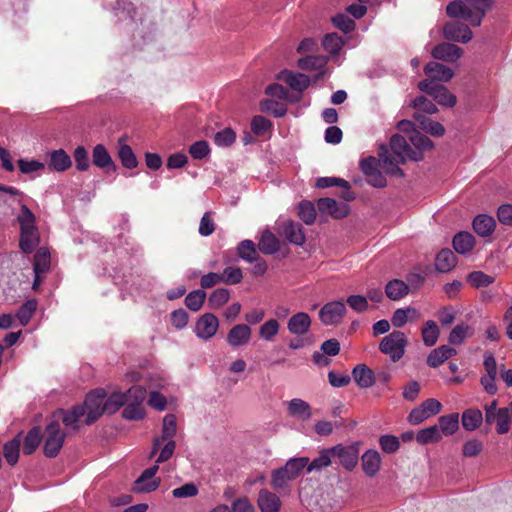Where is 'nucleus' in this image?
I'll use <instances>...</instances> for the list:
<instances>
[{
	"label": "nucleus",
	"mask_w": 512,
	"mask_h": 512,
	"mask_svg": "<svg viewBox=\"0 0 512 512\" xmlns=\"http://www.w3.org/2000/svg\"><path fill=\"white\" fill-rule=\"evenodd\" d=\"M391 152L389 153L386 146H381L378 156L382 160V169L391 176L403 177L404 172L399 167L407 160L420 161L423 159L421 152H416L406 139L400 135L395 134L390 139Z\"/></svg>",
	"instance_id": "obj_1"
},
{
	"label": "nucleus",
	"mask_w": 512,
	"mask_h": 512,
	"mask_svg": "<svg viewBox=\"0 0 512 512\" xmlns=\"http://www.w3.org/2000/svg\"><path fill=\"white\" fill-rule=\"evenodd\" d=\"M492 5L493 0H458L447 5L446 13L449 17L467 20L472 26H480Z\"/></svg>",
	"instance_id": "obj_2"
},
{
	"label": "nucleus",
	"mask_w": 512,
	"mask_h": 512,
	"mask_svg": "<svg viewBox=\"0 0 512 512\" xmlns=\"http://www.w3.org/2000/svg\"><path fill=\"white\" fill-rule=\"evenodd\" d=\"M16 220L20 228L19 247L23 253L30 254L40 242L36 216L27 205L21 204Z\"/></svg>",
	"instance_id": "obj_3"
},
{
	"label": "nucleus",
	"mask_w": 512,
	"mask_h": 512,
	"mask_svg": "<svg viewBox=\"0 0 512 512\" xmlns=\"http://www.w3.org/2000/svg\"><path fill=\"white\" fill-rule=\"evenodd\" d=\"M147 397V390L143 386L134 385L129 389V400L125 403L122 417L127 420L138 421L144 418L145 410L142 406Z\"/></svg>",
	"instance_id": "obj_4"
},
{
	"label": "nucleus",
	"mask_w": 512,
	"mask_h": 512,
	"mask_svg": "<svg viewBox=\"0 0 512 512\" xmlns=\"http://www.w3.org/2000/svg\"><path fill=\"white\" fill-rule=\"evenodd\" d=\"M66 438L57 420L51 421L45 429V442L43 453L48 458L56 457L63 447Z\"/></svg>",
	"instance_id": "obj_5"
},
{
	"label": "nucleus",
	"mask_w": 512,
	"mask_h": 512,
	"mask_svg": "<svg viewBox=\"0 0 512 512\" xmlns=\"http://www.w3.org/2000/svg\"><path fill=\"white\" fill-rule=\"evenodd\" d=\"M406 345L407 338L405 334L395 330L382 338L379 344V350L383 354L389 355L393 362H397L403 357Z\"/></svg>",
	"instance_id": "obj_6"
},
{
	"label": "nucleus",
	"mask_w": 512,
	"mask_h": 512,
	"mask_svg": "<svg viewBox=\"0 0 512 512\" xmlns=\"http://www.w3.org/2000/svg\"><path fill=\"white\" fill-rule=\"evenodd\" d=\"M106 392L103 389H96L87 394L83 404L80 406L85 407L86 418L84 423L91 425L96 422L104 413V399Z\"/></svg>",
	"instance_id": "obj_7"
},
{
	"label": "nucleus",
	"mask_w": 512,
	"mask_h": 512,
	"mask_svg": "<svg viewBox=\"0 0 512 512\" xmlns=\"http://www.w3.org/2000/svg\"><path fill=\"white\" fill-rule=\"evenodd\" d=\"M360 445V442H354L350 445H335L331 447L333 458H338L340 464L346 470L352 471L358 464Z\"/></svg>",
	"instance_id": "obj_8"
},
{
	"label": "nucleus",
	"mask_w": 512,
	"mask_h": 512,
	"mask_svg": "<svg viewBox=\"0 0 512 512\" xmlns=\"http://www.w3.org/2000/svg\"><path fill=\"white\" fill-rule=\"evenodd\" d=\"M158 470L159 466L157 464L145 469L134 482L132 491L135 493L155 491L161 483L160 478H154Z\"/></svg>",
	"instance_id": "obj_9"
},
{
	"label": "nucleus",
	"mask_w": 512,
	"mask_h": 512,
	"mask_svg": "<svg viewBox=\"0 0 512 512\" xmlns=\"http://www.w3.org/2000/svg\"><path fill=\"white\" fill-rule=\"evenodd\" d=\"M346 313L343 301L326 303L319 311V318L324 325H336L340 323Z\"/></svg>",
	"instance_id": "obj_10"
},
{
	"label": "nucleus",
	"mask_w": 512,
	"mask_h": 512,
	"mask_svg": "<svg viewBox=\"0 0 512 512\" xmlns=\"http://www.w3.org/2000/svg\"><path fill=\"white\" fill-rule=\"evenodd\" d=\"M443 36L450 41L467 43L472 38V31L464 23L449 22L443 28Z\"/></svg>",
	"instance_id": "obj_11"
},
{
	"label": "nucleus",
	"mask_w": 512,
	"mask_h": 512,
	"mask_svg": "<svg viewBox=\"0 0 512 512\" xmlns=\"http://www.w3.org/2000/svg\"><path fill=\"white\" fill-rule=\"evenodd\" d=\"M219 328L218 318L212 313L203 314L196 322L195 333L201 339H210Z\"/></svg>",
	"instance_id": "obj_12"
},
{
	"label": "nucleus",
	"mask_w": 512,
	"mask_h": 512,
	"mask_svg": "<svg viewBox=\"0 0 512 512\" xmlns=\"http://www.w3.org/2000/svg\"><path fill=\"white\" fill-rule=\"evenodd\" d=\"M83 416H85V407L80 406V404L68 410L58 409L53 414L54 420L59 422L61 419L65 426L72 427L74 430L79 428L78 421Z\"/></svg>",
	"instance_id": "obj_13"
},
{
	"label": "nucleus",
	"mask_w": 512,
	"mask_h": 512,
	"mask_svg": "<svg viewBox=\"0 0 512 512\" xmlns=\"http://www.w3.org/2000/svg\"><path fill=\"white\" fill-rule=\"evenodd\" d=\"M462 48L459 46L443 42L435 46L431 52L433 58L445 62H456L462 55Z\"/></svg>",
	"instance_id": "obj_14"
},
{
	"label": "nucleus",
	"mask_w": 512,
	"mask_h": 512,
	"mask_svg": "<svg viewBox=\"0 0 512 512\" xmlns=\"http://www.w3.org/2000/svg\"><path fill=\"white\" fill-rule=\"evenodd\" d=\"M92 163L104 170L105 172L117 170V166L115 165L112 157L110 156L107 148L103 144H97L92 151Z\"/></svg>",
	"instance_id": "obj_15"
},
{
	"label": "nucleus",
	"mask_w": 512,
	"mask_h": 512,
	"mask_svg": "<svg viewBox=\"0 0 512 512\" xmlns=\"http://www.w3.org/2000/svg\"><path fill=\"white\" fill-rule=\"evenodd\" d=\"M317 207L320 212L328 213L336 219L343 218L349 213V207L346 203H338L332 198L319 199Z\"/></svg>",
	"instance_id": "obj_16"
},
{
	"label": "nucleus",
	"mask_w": 512,
	"mask_h": 512,
	"mask_svg": "<svg viewBox=\"0 0 512 512\" xmlns=\"http://www.w3.org/2000/svg\"><path fill=\"white\" fill-rule=\"evenodd\" d=\"M48 157V168L50 171L64 172L72 166L71 157L62 148L50 151Z\"/></svg>",
	"instance_id": "obj_17"
},
{
	"label": "nucleus",
	"mask_w": 512,
	"mask_h": 512,
	"mask_svg": "<svg viewBox=\"0 0 512 512\" xmlns=\"http://www.w3.org/2000/svg\"><path fill=\"white\" fill-rule=\"evenodd\" d=\"M282 233L285 238L292 244L302 246L305 241V233L300 223L288 220L282 224Z\"/></svg>",
	"instance_id": "obj_18"
},
{
	"label": "nucleus",
	"mask_w": 512,
	"mask_h": 512,
	"mask_svg": "<svg viewBox=\"0 0 512 512\" xmlns=\"http://www.w3.org/2000/svg\"><path fill=\"white\" fill-rule=\"evenodd\" d=\"M279 78L289 85L292 90L297 91L300 94L306 90L310 84V79L307 75L302 73H293L288 70L282 71Z\"/></svg>",
	"instance_id": "obj_19"
},
{
	"label": "nucleus",
	"mask_w": 512,
	"mask_h": 512,
	"mask_svg": "<svg viewBox=\"0 0 512 512\" xmlns=\"http://www.w3.org/2000/svg\"><path fill=\"white\" fill-rule=\"evenodd\" d=\"M311 326V318L305 312L294 314L287 323V329L291 334L302 336L305 335Z\"/></svg>",
	"instance_id": "obj_20"
},
{
	"label": "nucleus",
	"mask_w": 512,
	"mask_h": 512,
	"mask_svg": "<svg viewBox=\"0 0 512 512\" xmlns=\"http://www.w3.org/2000/svg\"><path fill=\"white\" fill-rule=\"evenodd\" d=\"M251 338V329L246 324L233 326L227 334V342L232 347L245 345Z\"/></svg>",
	"instance_id": "obj_21"
},
{
	"label": "nucleus",
	"mask_w": 512,
	"mask_h": 512,
	"mask_svg": "<svg viewBox=\"0 0 512 512\" xmlns=\"http://www.w3.org/2000/svg\"><path fill=\"white\" fill-rule=\"evenodd\" d=\"M424 72L429 78L442 82L450 81L454 75L451 68L434 61L425 65Z\"/></svg>",
	"instance_id": "obj_22"
},
{
	"label": "nucleus",
	"mask_w": 512,
	"mask_h": 512,
	"mask_svg": "<svg viewBox=\"0 0 512 512\" xmlns=\"http://www.w3.org/2000/svg\"><path fill=\"white\" fill-rule=\"evenodd\" d=\"M362 469L369 476H375L381 468V456L376 450H367L361 457Z\"/></svg>",
	"instance_id": "obj_23"
},
{
	"label": "nucleus",
	"mask_w": 512,
	"mask_h": 512,
	"mask_svg": "<svg viewBox=\"0 0 512 512\" xmlns=\"http://www.w3.org/2000/svg\"><path fill=\"white\" fill-rule=\"evenodd\" d=\"M354 381L360 388H370L376 381L375 373L365 364H358L352 371Z\"/></svg>",
	"instance_id": "obj_24"
},
{
	"label": "nucleus",
	"mask_w": 512,
	"mask_h": 512,
	"mask_svg": "<svg viewBox=\"0 0 512 512\" xmlns=\"http://www.w3.org/2000/svg\"><path fill=\"white\" fill-rule=\"evenodd\" d=\"M456 354L457 351L453 347L442 345L436 349H433L429 353L427 357V364L432 368H437Z\"/></svg>",
	"instance_id": "obj_25"
},
{
	"label": "nucleus",
	"mask_w": 512,
	"mask_h": 512,
	"mask_svg": "<svg viewBox=\"0 0 512 512\" xmlns=\"http://www.w3.org/2000/svg\"><path fill=\"white\" fill-rule=\"evenodd\" d=\"M258 506L261 512H278L281 506V501L276 494L266 489H262L258 495Z\"/></svg>",
	"instance_id": "obj_26"
},
{
	"label": "nucleus",
	"mask_w": 512,
	"mask_h": 512,
	"mask_svg": "<svg viewBox=\"0 0 512 512\" xmlns=\"http://www.w3.org/2000/svg\"><path fill=\"white\" fill-rule=\"evenodd\" d=\"M473 229L481 237H487L495 230L496 222L492 216L480 214L473 220Z\"/></svg>",
	"instance_id": "obj_27"
},
{
	"label": "nucleus",
	"mask_w": 512,
	"mask_h": 512,
	"mask_svg": "<svg viewBox=\"0 0 512 512\" xmlns=\"http://www.w3.org/2000/svg\"><path fill=\"white\" fill-rule=\"evenodd\" d=\"M287 410L290 416L296 417L302 421L308 420L312 415L309 403L300 398L290 400Z\"/></svg>",
	"instance_id": "obj_28"
},
{
	"label": "nucleus",
	"mask_w": 512,
	"mask_h": 512,
	"mask_svg": "<svg viewBox=\"0 0 512 512\" xmlns=\"http://www.w3.org/2000/svg\"><path fill=\"white\" fill-rule=\"evenodd\" d=\"M457 263L455 254L450 249H442L435 258V268L437 271L446 273L451 271Z\"/></svg>",
	"instance_id": "obj_29"
},
{
	"label": "nucleus",
	"mask_w": 512,
	"mask_h": 512,
	"mask_svg": "<svg viewBox=\"0 0 512 512\" xmlns=\"http://www.w3.org/2000/svg\"><path fill=\"white\" fill-rule=\"evenodd\" d=\"M332 186H339L345 189V191L342 193V198L345 200H351L353 199L352 193L350 192V185L349 183L342 179V178H336V177H320L316 180L315 187L317 188H328Z\"/></svg>",
	"instance_id": "obj_30"
},
{
	"label": "nucleus",
	"mask_w": 512,
	"mask_h": 512,
	"mask_svg": "<svg viewBox=\"0 0 512 512\" xmlns=\"http://www.w3.org/2000/svg\"><path fill=\"white\" fill-rule=\"evenodd\" d=\"M482 422L483 414L477 408H469L462 413L461 423L463 428L467 431L476 430Z\"/></svg>",
	"instance_id": "obj_31"
},
{
	"label": "nucleus",
	"mask_w": 512,
	"mask_h": 512,
	"mask_svg": "<svg viewBox=\"0 0 512 512\" xmlns=\"http://www.w3.org/2000/svg\"><path fill=\"white\" fill-rule=\"evenodd\" d=\"M386 296L393 300H400L409 293V286L402 280L393 279L386 284Z\"/></svg>",
	"instance_id": "obj_32"
},
{
	"label": "nucleus",
	"mask_w": 512,
	"mask_h": 512,
	"mask_svg": "<svg viewBox=\"0 0 512 512\" xmlns=\"http://www.w3.org/2000/svg\"><path fill=\"white\" fill-rule=\"evenodd\" d=\"M258 248L263 254L271 255L278 252L280 242L272 232L266 230L261 235Z\"/></svg>",
	"instance_id": "obj_33"
},
{
	"label": "nucleus",
	"mask_w": 512,
	"mask_h": 512,
	"mask_svg": "<svg viewBox=\"0 0 512 512\" xmlns=\"http://www.w3.org/2000/svg\"><path fill=\"white\" fill-rule=\"evenodd\" d=\"M50 269V252L45 247H40L34 256L33 270L34 273L37 274V278L39 275L48 272Z\"/></svg>",
	"instance_id": "obj_34"
},
{
	"label": "nucleus",
	"mask_w": 512,
	"mask_h": 512,
	"mask_svg": "<svg viewBox=\"0 0 512 512\" xmlns=\"http://www.w3.org/2000/svg\"><path fill=\"white\" fill-rule=\"evenodd\" d=\"M129 400V390L126 393L114 392L108 398L104 399V410L107 414H114L120 407L124 406Z\"/></svg>",
	"instance_id": "obj_35"
},
{
	"label": "nucleus",
	"mask_w": 512,
	"mask_h": 512,
	"mask_svg": "<svg viewBox=\"0 0 512 512\" xmlns=\"http://www.w3.org/2000/svg\"><path fill=\"white\" fill-rule=\"evenodd\" d=\"M475 244L473 235L469 232H459L453 238V247L459 254L470 252Z\"/></svg>",
	"instance_id": "obj_36"
},
{
	"label": "nucleus",
	"mask_w": 512,
	"mask_h": 512,
	"mask_svg": "<svg viewBox=\"0 0 512 512\" xmlns=\"http://www.w3.org/2000/svg\"><path fill=\"white\" fill-rule=\"evenodd\" d=\"M42 439L40 427H33L26 434L23 441V453L31 455L38 448Z\"/></svg>",
	"instance_id": "obj_37"
},
{
	"label": "nucleus",
	"mask_w": 512,
	"mask_h": 512,
	"mask_svg": "<svg viewBox=\"0 0 512 512\" xmlns=\"http://www.w3.org/2000/svg\"><path fill=\"white\" fill-rule=\"evenodd\" d=\"M439 430L442 434L448 436L454 434L459 427V414L451 413L439 417Z\"/></svg>",
	"instance_id": "obj_38"
},
{
	"label": "nucleus",
	"mask_w": 512,
	"mask_h": 512,
	"mask_svg": "<svg viewBox=\"0 0 512 512\" xmlns=\"http://www.w3.org/2000/svg\"><path fill=\"white\" fill-rule=\"evenodd\" d=\"M333 459V453L332 448H326L322 449L319 453V456L313 459L310 463L307 465V471H320L323 468L328 467L331 465Z\"/></svg>",
	"instance_id": "obj_39"
},
{
	"label": "nucleus",
	"mask_w": 512,
	"mask_h": 512,
	"mask_svg": "<svg viewBox=\"0 0 512 512\" xmlns=\"http://www.w3.org/2000/svg\"><path fill=\"white\" fill-rule=\"evenodd\" d=\"M118 157L122 165L127 169H134L138 166L135 153L128 144H122V139L119 140Z\"/></svg>",
	"instance_id": "obj_40"
},
{
	"label": "nucleus",
	"mask_w": 512,
	"mask_h": 512,
	"mask_svg": "<svg viewBox=\"0 0 512 512\" xmlns=\"http://www.w3.org/2000/svg\"><path fill=\"white\" fill-rule=\"evenodd\" d=\"M421 334L424 344L431 347L436 344L440 335V330L435 321L428 320L424 323Z\"/></svg>",
	"instance_id": "obj_41"
},
{
	"label": "nucleus",
	"mask_w": 512,
	"mask_h": 512,
	"mask_svg": "<svg viewBox=\"0 0 512 512\" xmlns=\"http://www.w3.org/2000/svg\"><path fill=\"white\" fill-rule=\"evenodd\" d=\"M237 255L249 263L256 261L257 256H259L256 250V246L251 240H243L238 244Z\"/></svg>",
	"instance_id": "obj_42"
},
{
	"label": "nucleus",
	"mask_w": 512,
	"mask_h": 512,
	"mask_svg": "<svg viewBox=\"0 0 512 512\" xmlns=\"http://www.w3.org/2000/svg\"><path fill=\"white\" fill-rule=\"evenodd\" d=\"M20 438L19 436L5 443L3 447V454L7 463L11 466L15 465L19 458L20 452Z\"/></svg>",
	"instance_id": "obj_43"
},
{
	"label": "nucleus",
	"mask_w": 512,
	"mask_h": 512,
	"mask_svg": "<svg viewBox=\"0 0 512 512\" xmlns=\"http://www.w3.org/2000/svg\"><path fill=\"white\" fill-rule=\"evenodd\" d=\"M441 439V432L438 425H433L420 430L416 435V440L420 444L436 443Z\"/></svg>",
	"instance_id": "obj_44"
},
{
	"label": "nucleus",
	"mask_w": 512,
	"mask_h": 512,
	"mask_svg": "<svg viewBox=\"0 0 512 512\" xmlns=\"http://www.w3.org/2000/svg\"><path fill=\"white\" fill-rule=\"evenodd\" d=\"M308 463L309 458L307 457L292 458L286 462L283 468L285 471H288L289 475L295 480L302 470L307 467Z\"/></svg>",
	"instance_id": "obj_45"
},
{
	"label": "nucleus",
	"mask_w": 512,
	"mask_h": 512,
	"mask_svg": "<svg viewBox=\"0 0 512 512\" xmlns=\"http://www.w3.org/2000/svg\"><path fill=\"white\" fill-rule=\"evenodd\" d=\"M37 309L36 300H28L20 306L17 311L16 317L19 319L21 325L26 326L31 320L34 312Z\"/></svg>",
	"instance_id": "obj_46"
},
{
	"label": "nucleus",
	"mask_w": 512,
	"mask_h": 512,
	"mask_svg": "<svg viewBox=\"0 0 512 512\" xmlns=\"http://www.w3.org/2000/svg\"><path fill=\"white\" fill-rule=\"evenodd\" d=\"M293 480L294 479L289 475V472L285 471L282 467L272 472L271 485L275 490H281L286 488L289 482Z\"/></svg>",
	"instance_id": "obj_47"
},
{
	"label": "nucleus",
	"mask_w": 512,
	"mask_h": 512,
	"mask_svg": "<svg viewBox=\"0 0 512 512\" xmlns=\"http://www.w3.org/2000/svg\"><path fill=\"white\" fill-rule=\"evenodd\" d=\"M260 109L262 112L272 114L274 117H283L287 109L283 104H280L274 100L265 99L260 102Z\"/></svg>",
	"instance_id": "obj_48"
},
{
	"label": "nucleus",
	"mask_w": 512,
	"mask_h": 512,
	"mask_svg": "<svg viewBox=\"0 0 512 512\" xmlns=\"http://www.w3.org/2000/svg\"><path fill=\"white\" fill-rule=\"evenodd\" d=\"M206 299V293L203 290H194L190 292L185 298V305L191 311H198L201 309Z\"/></svg>",
	"instance_id": "obj_49"
},
{
	"label": "nucleus",
	"mask_w": 512,
	"mask_h": 512,
	"mask_svg": "<svg viewBox=\"0 0 512 512\" xmlns=\"http://www.w3.org/2000/svg\"><path fill=\"white\" fill-rule=\"evenodd\" d=\"M343 44H344V42H343L342 38L340 36H338L337 33L327 34L322 41V45H323L324 49L333 55H336L339 53Z\"/></svg>",
	"instance_id": "obj_50"
},
{
	"label": "nucleus",
	"mask_w": 512,
	"mask_h": 512,
	"mask_svg": "<svg viewBox=\"0 0 512 512\" xmlns=\"http://www.w3.org/2000/svg\"><path fill=\"white\" fill-rule=\"evenodd\" d=\"M433 99L439 104L447 107H453L456 104V96L453 95L445 86L440 85L435 91Z\"/></svg>",
	"instance_id": "obj_51"
},
{
	"label": "nucleus",
	"mask_w": 512,
	"mask_h": 512,
	"mask_svg": "<svg viewBox=\"0 0 512 512\" xmlns=\"http://www.w3.org/2000/svg\"><path fill=\"white\" fill-rule=\"evenodd\" d=\"M230 297V293L228 289L218 288L214 290L208 299V305L212 309H218L223 306L226 302H228Z\"/></svg>",
	"instance_id": "obj_52"
},
{
	"label": "nucleus",
	"mask_w": 512,
	"mask_h": 512,
	"mask_svg": "<svg viewBox=\"0 0 512 512\" xmlns=\"http://www.w3.org/2000/svg\"><path fill=\"white\" fill-rule=\"evenodd\" d=\"M221 281L227 285H235L242 281L243 274L239 267L229 266L220 274Z\"/></svg>",
	"instance_id": "obj_53"
},
{
	"label": "nucleus",
	"mask_w": 512,
	"mask_h": 512,
	"mask_svg": "<svg viewBox=\"0 0 512 512\" xmlns=\"http://www.w3.org/2000/svg\"><path fill=\"white\" fill-rule=\"evenodd\" d=\"M470 327L467 324L461 323L456 325L448 336V342L451 345H460L467 337Z\"/></svg>",
	"instance_id": "obj_54"
},
{
	"label": "nucleus",
	"mask_w": 512,
	"mask_h": 512,
	"mask_svg": "<svg viewBox=\"0 0 512 512\" xmlns=\"http://www.w3.org/2000/svg\"><path fill=\"white\" fill-rule=\"evenodd\" d=\"M298 215L305 224H313L316 219V210L314 205L309 201H302L299 204Z\"/></svg>",
	"instance_id": "obj_55"
},
{
	"label": "nucleus",
	"mask_w": 512,
	"mask_h": 512,
	"mask_svg": "<svg viewBox=\"0 0 512 512\" xmlns=\"http://www.w3.org/2000/svg\"><path fill=\"white\" fill-rule=\"evenodd\" d=\"M75 166L78 171H87L90 167L89 156L84 146H77L73 152Z\"/></svg>",
	"instance_id": "obj_56"
},
{
	"label": "nucleus",
	"mask_w": 512,
	"mask_h": 512,
	"mask_svg": "<svg viewBox=\"0 0 512 512\" xmlns=\"http://www.w3.org/2000/svg\"><path fill=\"white\" fill-rule=\"evenodd\" d=\"M410 141L413 144V146L416 148V152H421L423 155V151L429 150L433 147V142L431 139L417 131H414L413 134L410 136Z\"/></svg>",
	"instance_id": "obj_57"
},
{
	"label": "nucleus",
	"mask_w": 512,
	"mask_h": 512,
	"mask_svg": "<svg viewBox=\"0 0 512 512\" xmlns=\"http://www.w3.org/2000/svg\"><path fill=\"white\" fill-rule=\"evenodd\" d=\"M326 65V59L319 56H306L298 60V67L303 70H317Z\"/></svg>",
	"instance_id": "obj_58"
},
{
	"label": "nucleus",
	"mask_w": 512,
	"mask_h": 512,
	"mask_svg": "<svg viewBox=\"0 0 512 512\" xmlns=\"http://www.w3.org/2000/svg\"><path fill=\"white\" fill-rule=\"evenodd\" d=\"M468 282L475 288L487 287L494 282V278L482 271L471 272L467 277Z\"/></svg>",
	"instance_id": "obj_59"
},
{
	"label": "nucleus",
	"mask_w": 512,
	"mask_h": 512,
	"mask_svg": "<svg viewBox=\"0 0 512 512\" xmlns=\"http://www.w3.org/2000/svg\"><path fill=\"white\" fill-rule=\"evenodd\" d=\"M279 327L280 325L277 320L270 319L261 325L259 329V336L266 341H272L278 334Z\"/></svg>",
	"instance_id": "obj_60"
},
{
	"label": "nucleus",
	"mask_w": 512,
	"mask_h": 512,
	"mask_svg": "<svg viewBox=\"0 0 512 512\" xmlns=\"http://www.w3.org/2000/svg\"><path fill=\"white\" fill-rule=\"evenodd\" d=\"M411 106L414 109H417L419 112L425 114H434L438 111L436 105L431 100L422 95L416 97L412 101Z\"/></svg>",
	"instance_id": "obj_61"
},
{
	"label": "nucleus",
	"mask_w": 512,
	"mask_h": 512,
	"mask_svg": "<svg viewBox=\"0 0 512 512\" xmlns=\"http://www.w3.org/2000/svg\"><path fill=\"white\" fill-rule=\"evenodd\" d=\"M272 122L263 116H254L251 121V130L256 136L264 135L272 128Z\"/></svg>",
	"instance_id": "obj_62"
},
{
	"label": "nucleus",
	"mask_w": 512,
	"mask_h": 512,
	"mask_svg": "<svg viewBox=\"0 0 512 512\" xmlns=\"http://www.w3.org/2000/svg\"><path fill=\"white\" fill-rule=\"evenodd\" d=\"M379 445L383 452L392 454L399 449L400 442L398 437L391 434H386L379 438Z\"/></svg>",
	"instance_id": "obj_63"
},
{
	"label": "nucleus",
	"mask_w": 512,
	"mask_h": 512,
	"mask_svg": "<svg viewBox=\"0 0 512 512\" xmlns=\"http://www.w3.org/2000/svg\"><path fill=\"white\" fill-rule=\"evenodd\" d=\"M214 143L220 147L232 145L236 140V134L231 128H225L214 135Z\"/></svg>",
	"instance_id": "obj_64"
}]
</instances>
